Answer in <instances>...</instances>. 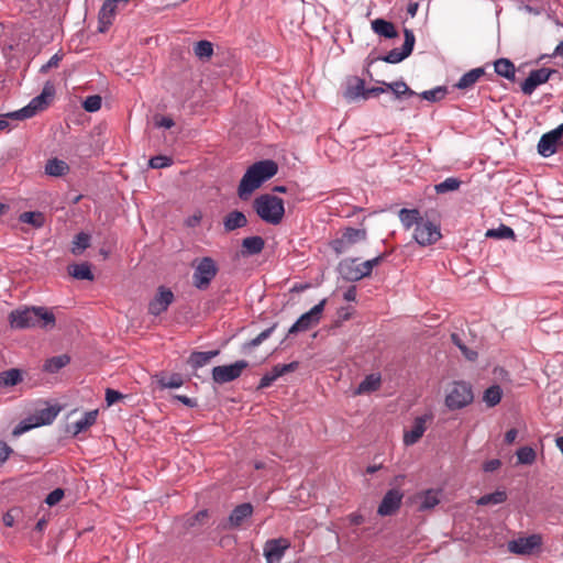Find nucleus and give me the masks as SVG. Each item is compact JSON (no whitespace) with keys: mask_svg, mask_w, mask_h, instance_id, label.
<instances>
[{"mask_svg":"<svg viewBox=\"0 0 563 563\" xmlns=\"http://www.w3.org/2000/svg\"><path fill=\"white\" fill-rule=\"evenodd\" d=\"M385 91H386V89L384 87L365 88L364 100H367L371 97H377L380 93H384Z\"/></svg>","mask_w":563,"mask_h":563,"instance_id":"60","label":"nucleus"},{"mask_svg":"<svg viewBox=\"0 0 563 563\" xmlns=\"http://www.w3.org/2000/svg\"><path fill=\"white\" fill-rule=\"evenodd\" d=\"M461 180L455 177H449L445 180L437 184L434 186V190L437 194H446L450 191H455L460 188Z\"/></svg>","mask_w":563,"mask_h":563,"instance_id":"43","label":"nucleus"},{"mask_svg":"<svg viewBox=\"0 0 563 563\" xmlns=\"http://www.w3.org/2000/svg\"><path fill=\"white\" fill-rule=\"evenodd\" d=\"M563 147V123L544 133L538 143V153L543 157H550Z\"/></svg>","mask_w":563,"mask_h":563,"instance_id":"11","label":"nucleus"},{"mask_svg":"<svg viewBox=\"0 0 563 563\" xmlns=\"http://www.w3.org/2000/svg\"><path fill=\"white\" fill-rule=\"evenodd\" d=\"M63 56H64V55H63V53L57 52L56 54H54V55L48 59V62H47L46 64H44V65L41 67L40 71H41L42 74H46V73H48V70H49V69H52V68H57V67L59 66V63H60V62H62V59H63Z\"/></svg>","mask_w":563,"mask_h":563,"instance_id":"55","label":"nucleus"},{"mask_svg":"<svg viewBox=\"0 0 563 563\" xmlns=\"http://www.w3.org/2000/svg\"><path fill=\"white\" fill-rule=\"evenodd\" d=\"M64 497V490L62 488H56L52 490L45 498V503L48 506H55L58 504Z\"/></svg>","mask_w":563,"mask_h":563,"instance_id":"56","label":"nucleus"},{"mask_svg":"<svg viewBox=\"0 0 563 563\" xmlns=\"http://www.w3.org/2000/svg\"><path fill=\"white\" fill-rule=\"evenodd\" d=\"M343 298L346 301H354L356 299V287L355 286L349 287L345 290V292L343 294Z\"/></svg>","mask_w":563,"mask_h":563,"instance_id":"64","label":"nucleus"},{"mask_svg":"<svg viewBox=\"0 0 563 563\" xmlns=\"http://www.w3.org/2000/svg\"><path fill=\"white\" fill-rule=\"evenodd\" d=\"M519 464L531 465L537 457L536 451L531 446H522L517 451Z\"/></svg>","mask_w":563,"mask_h":563,"instance_id":"46","label":"nucleus"},{"mask_svg":"<svg viewBox=\"0 0 563 563\" xmlns=\"http://www.w3.org/2000/svg\"><path fill=\"white\" fill-rule=\"evenodd\" d=\"M372 30L385 38H394L398 35L395 25L384 19H376L372 21Z\"/></svg>","mask_w":563,"mask_h":563,"instance_id":"29","label":"nucleus"},{"mask_svg":"<svg viewBox=\"0 0 563 563\" xmlns=\"http://www.w3.org/2000/svg\"><path fill=\"white\" fill-rule=\"evenodd\" d=\"M383 85L386 87V90H391L396 99L401 98H410L413 96H418L413 90H411L407 84L402 80L394 81V82H383Z\"/></svg>","mask_w":563,"mask_h":563,"instance_id":"32","label":"nucleus"},{"mask_svg":"<svg viewBox=\"0 0 563 563\" xmlns=\"http://www.w3.org/2000/svg\"><path fill=\"white\" fill-rule=\"evenodd\" d=\"M122 398H123V395L118 390H114L111 388H108L106 390V401H107L108 406H112L113 404H115L118 400H120Z\"/></svg>","mask_w":563,"mask_h":563,"instance_id":"57","label":"nucleus"},{"mask_svg":"<svg viewBox=\"0 0 563 563\" xmlns=\"http://www.w3.org/2000/svg\"><path fill=\"white\" fill-rule=\"evenodd\" d=\"M556 73V69L547 67L531 70L528 77L521 82L520 88L522 93L526 96H531L539 86L548 82L550 77Z\"/></svg>","mask_w":563,"mask_h":563,"instance_id":"13","label":"nucleus"},{"mask_svg":"<svg viewBox=\"0 0 563 563\" xmlns=\"http://www.w3.org/2000/svg\"><path fill=\"white\" fill-rule=\"evenodd\" d=\"M265 247V241L262 236H249L242 240V255L252 256L260 254Z\"/></svg>","mask_w":563,"mask_h":563,"instance_id":"25","label":"nucleus"},{"mask_svg":"<svg viewBox=\"0 0 563 563\" xmlns=\"http://www.w3.org/2000/svg\"><path fill=\"white\" fill-rule=\"evenodd\" d=\"M219 350L208 352H192L187 363L194 371H196L207 365L213 357L219 355Z\"/></svg>","mask_w":563,"mask_h":563,"instance_id":"28","label":"nucleus"},{"mask_svg":"<svg viewBox=\"0 0 563 563\" xmlns=\"http://www.w3.org/2000/svg\"><path fill=\"white\" fill-rule=\"evenodd\" d=\"M517 435H518L517 429L512 428V429L508 430L505 434V439H504L505 443L512 444L515 442Z\"/></svg>","mask_w":563,"mask_h":563,"instance_id":"63","label":"nucleus"},{"mask_svg":"<svg viewBox=\"0 0 563 563\" xmlns=\"http://www.w3.org/2000/svg\"><path fill=\"white\" fill-rule=\"evenodd\" d=\"M22 382V373L18 368H10L0 373V386L13 387Z\"/></svg>","mask_w":563,"mask_h":563,"instance_id":"36","label":"nucleus"},{"mask_svg":"<svg viewBox=\"0 0 563 563\" xmlns=\"http://www.w3.org/2000/svg\"><path fill=\"white\" fill-rule=\"evenodd\" d=\"M175 398L187 407L194 408L197 406V400L194 398L184 395H176Z\"/></svg>","mask_w":563,"mask_h":563,"instance_id":"61","label":"nucleus"},{"mask_svg":"<svg viewBox=\"0 0 563 563\" xmlns=\"http://www.w3.org/2000/svg\"><path fill=\"white\" fill-rule=\"evenodd\" d=\"M501 465L500 461L497 459L489 460L484 464L485 472H494Z\"/></svg>","mask_w":563,"mask_h":563,"instance_id":"62","label":"nucleus"},{"mask_svg":"<svg viewBox=\"0 0 563 563\" xmlns=\"http://www.w3.org/2000/svg\"><path fill=\"white\" fill-rule=\"evenodd\" d=\"M208 519V511L206 509L199 510L194 515H188L183 518V528L186 531H198Z\"/></svg>","mask_w":563,"mask_h":563,"instance_id":"27","label":"nucleus"},{"mask_svg":"<svg viewBox=\"0 0 563 563\" xmlns=\"http://www.w3.org/2000/svg\"><path fill=\"white\" fill-rule=\"evenodd\" d=\"M247 225V219L242 211L234 210L229 212L223 219V228L225 232H232Z\"/></svg>","mask_w":563,"mask_h":563,"instance_id":"24","label":"nucleus"},{"mask_svg":"<svg viewBox=\"0 0 563 563\" xmlns=\"http://www.w3.org/2000/svg\"><path fill=\"white\" fill-rule=\"evenodd\" d=\"M387 254L383 253L378 256L357 264V258H345L338 265V271L342 278L349 282H357L364 277L371 276L373 268L380 265Z\"/></svg>","mask_w":563,"mask_h":563,"instance_id":"4","label":"nucleus"},{"mask_svg":"<svg viewBox=\"0 0 563 563\" xmlns=\"http://www.w3.org/2000/svg\"><path fill=\"white\" fill-rule=\"evenodd\" d=\"M249 366V362L241 360L230 365H220L212 368V379L217 384L230 383L239 378L242 372Z\"/></svg>","mask_w":563,"mask_h":563,"instance_id":"12","label":"nucleus"},{"mask_svg":"<svg viewBox=\"0 0 563 563\" xmlns=\"http://www.w3.org/2000/svg\"><path fill=\"white\" fill-rule=\"evenodd\" d=\"M365 95V81L358 77H354L349 80L347 86L343 92L344 98L347 101H354L358 98L364 99Z\"/></svg>","mask_w":563,"mask_h":563,"instance_id":"23","label":"nucleus"},{"mask_svg":"<svg viewBox=\"0 0 563 563\" xmlns=\"http://www.w3.org/2000/svg\"><path fill=\"white\" fill-rule=\"evenodd\" d=\"M427 417L421 416L415 419L413 426L409 431H405L404 443L405 445L416 444L423 435L426 431Z\"/></svg>","mask_w":563,"mask_h":563,"instance_id":"21","label":"nucleus"},{"mask_svg":"<svg viewBox=\"0 0 563 563\" xmlns=\"http://www.w3.org/2000/svg\"><path fill=\"white\" fill-rule=\"evenodd\" d=\"M495 73L510 81L516 80V67L508 58H499L494 63Z\"/></svg>","mask_w":563,"mask_h":563,"instance_id":"30","label":"nucleus"},{"mask_svg":"<svg viewBox=\"0 0 563 563\" xmlns=\"http://www.w3.org/2000/svg\"><path fill=\"white\" fill-rule=\"evenodd\" d=\"M404 494L398 488L389 489L383 497L377 514L382 517L391 516L397 512L402 503Z\"/></svg>","mask_w":563,"mask_h":563,"instance_id":"18","label":"nucleus"},{"mask_svg":"<svg viewBox=\"0 0 563 563\" xmlns=\"http://www.w3.org/2000/svg\"><path fill=\"white\" fill-rule=\"evenodd\" d=\"M69 274L79 280H92L93 274L88 263L74 264L68 268Z\"/></svg>","mask_w":563,"mask_h":563,"instance_id":"38","label":"nucleus"},{"mask_svg":"<svg viewBox=\"0 0 563 563\" xmlns=\"http://www.w3.org/2000/svg\"><path fill=\"white\" fill-rule=\"evenodd\" d=\"M277 325H278V323L275 322L272 327L262 331L257 336H255L254 339H252L249 342H245L242 346V350L244 352H247V351L252 350L253 347H256L260 344H262L265 340H267L272 335V333L275 331Z\"/></svg>","mask_w":563,"mask_h":563,"instance_id":"41","label":"nucleus"},{"mask_svg":"<svg viewBox=\"0 0 563 563\" xmlns=\"http://www.w3.org/2000/svg\"><path fill=\"white\" fill-rule=\"evenodd\" d=\"M55 95V87L51 81H47L42 92L34 97L30 103L22 109L8 113L7 115L16 120H24L34 117L40 111H43L51 103Z\"/></svg>","mask_w":563,"mask_h":563,"instance_id":"5","label":"nucleus"},{"mask_svg":"<svg viewBox=\"0 0 563 563\" xmlns=\"http://www.w3.org/2000/svg\"><path fill=\"white\" fill-rule=\"evenodd\" d=\"M70 363V356L67 354H62L57 356L49 357L45 361L43 365V371L49 374H55L59 372L63 367Z\"/></svg>","mask_w":563,"mask_h":563,"instance_id":"31","label":"nucleus"},{"mask_svg":"<svg viewBox=\"0 0 563 563\" xmlns=\"http://www.w3.org/2000/svg\"><path fill=\"white\" fill-rule=\"evenodd\" d=\"M485 75L484 67H477L463 74L454 87L459 90H468L475 86L481 77Z\"/></svg>","mask_w":563,"mask_h":563,"instance_id":"22","label":"nucleus"},{"mask_svg":"<svg viewBox=\"0 0 563 563\" xmlns=\"http://www.w3.org/2000/svg\"><path fill=\"white\" fill-rule=\"evenodd\" d=\"M404 36L405 41L401 48L390 49L385 56L382 57V60L389 64H397L410 56L416 43V37L413 32L409 29L404 30Z\"/></svg>","mask_w":563,"mask_h":563,"instance_id":"14","label":"nucleus"},{"mask_svg":"<svg viewBox=\"0 0 563 563\" xmlns=\"http://www.w3.org/2000/svg\"><path fill=\"white\" fill-rule=\"evenodd\" d=\"M60 408L56 406H47L37 410L33 416L34 424L36 427L51 424L59 413Z\"/></svg>","mask_w":563,"mask_h":563,"instance_id":"26","label":"nucleus"},{"mask_svg":"<svg viewBox=\"0 0 563 563\" xmlns=\"http://www.w3.org/2000/svg\"><path fill=\"white\" fill-rule=\"evenodd\" d=\"M69 170V166L65 161L51 158L45 165V173L49 176L60 177Z\"/></svg>","mask_w":563,"mask_h":563,"instance_id":"35","label":"nucleus"},{"mask_svg":"<svg viewBox=\"0 0 563 563\" xmlns=\"http://www.w3.org/2000/svg\"><path fill=\"white\" fill-rule=\"evenodd\" d=\"M474 400L473 388L464 380L454 382L445 396V406L450 410L467 407Z\"/></svg>","mask_w":563,"mask_h":563,"instance_id":"6","label":"nucleus"},{"mask_svg":"<svg viewBox=\"0 0 563 563\" xmlns=\"http://www.w3.org/2000/svg\"><path fill=\"white\" fill-rule=\"evenodd\" d=\"M289 548L290 541L286 538L268 539L264 544L263 554L267 563H280Z\"/></svg>","mask_w":563,"mask_h":563,"instance_id":"15","label":"nucleus"},{"mask_svg":"<svg viewBox=\"0 0 563 563\" xmlns=\"http://www.w3.org/2000/svg\"><path fill=\"white\" fill-rule=\"evenodd\" d=\"M12 329L43 328L52 329L55 325V316L44 307H24L12 310L9 314Z\"/></svg>","mask_w":563,"mask_h":563,"instance_id":"2","label":"nucleus"},{"mask_svg":"<svg viewBox=\"0 0 563 563\" xmlns=\"http://www.w3.org/2000/svg\"><path fill=\"white\" fill-rule=\"evenodd\" d=\"M399 219L406 229H410L413 225L418 227V223L423 221L418 209H401L399 211Z\"/></svg>","mask_w":563,"mask_h":563,"instance_id":"34","label":"nucleus"},{"mask_svg":"<svg viewBox=\"0 0 563 563\" xmlns=\"http://www.w3.org/2000/svg\"><path fill=\"white\" fill-rule=\"evenodd\" d=\"M278 172V165L272 159H263L251 165L243 175L238 195L240 199L247 200L266 180L274 177Z\"/></svg>","mask_w":563,"mask_h":563,"instance_id":"1","label":"nucleus"},{"mask_svg":"<svg viewBox=\"0 0 563 563\" xmlns=\"http://www.w3.org/2000/svg\"><path fill=\"white\" fill-rule=\"evenodd\" d=\"M89 245H90V235L85 232H80L75 236V239L73 241L71 252H73V254L78 255L82 251L88 249Z\"/></svg>","mask_w":563,"mask_h":563,"instance_id":"44","label":"nucleus"},{"mask_svg":"<svg viewBox=\"0 0 563 563\" xmlns=\"http://www.w3.org/2000/svg\"><path fill=\"white\" fill-rule=\"evenodd\" d=\"M446 95V88L445 87H435L431 90H426L421 92L419 96L430 102H437L442 100Z\"/></svg>","mask_w":563,"mask_h":563,"instance_id":"49","label":"nucleus"},{"mask_svg":"<svg viewBox=\"0 0 563 563\" xmlns=\"http://www.w3.org/2000/svg\"><path fill=\"white\" fill-rule=\"evenodd\" d=\"M327 299H322L313 306L309 311L301 314L298 320L289 328L287 336L298 332L308 331L320 322Z\"/></svg>","mask_w":563,"mask_h":563,"instance_id":"10","label":"nucleus"},{"mask_svg":"<svg viewBox=\"0 0 563 563\" xmlns=\"http://www.w3.org/2000/svg\"><path fill=\"white\" fill-rule=\"evenodd\" d=\"M503 397V389L499 385H492L488 387L483 394V401L487 405V407L497 406Z\"/></svg>","mask_w":563,"mask_h":563,"instance_id":"39","label":"nucleus"},{"mask_svg":"<svg viewBox=\"0 0 563 563\" xmlns=\"http://www.w3.org/2000/svg\"><path fill=\"white\" fill-rule=\"evenodd\" d=\"M439 503H440V499L438 497V493H435L433 490H427L421 496V503H420L419 509L420 510H429V509L434 508Z\"/></svg>","mask_w":563,"mask_h":563,"instance_id":"47","label":"nucleus"},{"mask_svg":"<svg viewBox=\"0 0 563 563\" xmlns=\"http://www.w3.org/2000/svg\"><path fill=\"white\" fill-rule=\"evenodd\" d=\"M184 384L180 374H173L169 377L162 376L158 378V385L162 388H178Z\"/></svg>","mask_w":563,"mask_h":563,"instance_id":"50","label":"nucleus"},{"mask_svg":"<svg viewBox=\"0 0 563 563\" xmlns=\"http://www.w3.org/2000/svg\"><path fill=\"white\" fill-rule=\"evenodd\" d=\"M367 240L366 229L345 228L340 236L330 242V247L338 255L349 252L354 245Z\"/></svg>","mask_w":563,"mask_h":563,"instance_id":"7","label":"nucleus"},{"mask_svg":"<svg viewBox=\"0 0 563 563\" xmlns=\"http://www.w3.org/2000/svg\"><path fill=\"white\" fill-rule=\"evenodd\" d=\"M101 97L98 95L87 97L82 102V108L87 112H96L101 108Z\"/></svg>","mask_w":563,"mask_h":563,"instance_id":"53","label":"nucleus"},{"mask_svg":"<svg viewBox=\"0 0 563 563\" xmlns=\"http://www.w3.org/2000/svg\"><path fill=\"white\" fill-rule=\"evenodd\" d=\"M380 387V376L376 374L367 375L357 386L355 394H368Z\"/></svg>","mask_w":563,"mask_h":563,"instance_id":"33","label":"nucleus"},{"mask_svg":"<svg viewBox=\"0 0 563 563\" xmlns=\"http://www.w3.org/2000/svg\"><path fill=\"white\" fill-rule=\"evenodd\" d=\"M282 374L279 373V368L275 365L271 372L263 375L257 386L258 389H264L269 387L277 378H279Z\"/></svg>","mask_w":563,"mask_h":563,"instance_id":"51","label":"nucleus"},{"mask_svg":"<svg viewBox=\"0 0 563 563\" xmlns=\"http://www.w3.org/2000/svg\"><path fill=\"white\" fill-rule=\"evenodd\" d=\"M172 164H173V159L165 155L153 156L148 161V166L151 168H155V169L168 167Z\"/></svg>","mask_w":563,"mask_h":563,"instance_id":"54","label":"nucleus"},{"mask_svg":"<svg viewBox=\"0 0 563 563\" xmlns=\"http://www.w3.org/2000/svg\"><path fill=\"white\" fill-rule=\"evenodd\" d=\"M13 450L3 441H0V466L9 459Z\"/></svg>","mask_w":563,"mask_h":563,"instance_id":"58","label":"nucleus"},{"mask_svg":"<svg viewBox=\"0 0 563 563\" xmlns=\"http://www.w3.org/2000/svg\"><path fill=\"white\" fill-rule=\"evenodd\" d=\"M253 506L250 503L238 505L230 514L228 520L222 523V529H238L245 520L252 517Z\"/></svg>","mask_w":563,"mask_h":563,"instance_id":"19","label":"nucleus"},{"mask_svg":"<svg viewBox=\"0 0 563 563\" xmlns=\"http://www.w3.org/2000/svg\"><path fill=\"white\" fill-rule=\"evenodd\" d=\"M219 272L216 261L209 256L202 257L195 266L192 285L199 290H207Z\"/></svg>","mask_w":563,"mask_h":563,"instance_id":"8","label":"nucleus"},{"mask_svg":"<svg viewBox=\"0 0 563 563\" xmlns=\"http://www.w3.org/2000/svg\"><path fill=\"white\" fill-rule=\"evenodd\" d=\"M541 544L542 538L539 534H531L510 541L508 543V550L515 554L530 555L536 549H539Z\"/></svg>","mask_w":563,"mask_h":563,"instance_id":"17","label":"nucleus"},{"mask_svg":"<svg viewBox=\"0 0 563 563\" xmlns=\"http://www.w3.org/2000/svg\"><path fill=\"white\" fill-rule=\"evenodd\" d=\"M132 0H106L98 13V32L106 33L118 13L123 11Z\"/></svg>","mask_w":563,"mask_h":563,"instance_id":"9","label":"nucleus"},{"mask_svg":"<svg viewBox=\"0 0 563 563\" xmlns=\"http://www.w3.org/2000/svg\"><path fill=\"white\" fill-rule=\"evenodd\" d=\"M253 208L263 221L273 225L279 224L285 214L284 200L269 194L256 197Z\"/></svg>","mask_w":563,"mask_h":563,"instance_id":"3","label":"nucleus"},{"mask_svg":"<svg viewBox=\"0 0 563 563\" xmlns=\"http://www.w3.org/2000/svg\"><path fill=\"white\" fill-rule=\"evenodd\" d=\"M277 366L279 368V373L283 376L286 373L295 372L298 368L299 363L297 361H294L289 364H277Z\"/></svg>","mask_w":563,"mask_h":563,"instance_id":"59","label":"nucleus"},{"mask_svg":"<svg viewBox=\"0 0 563 563\" xmlns=\"http://www.w3.org/2000/svg\"><path fill=\"white\" fill-rule=\"evenodd\" d=\"M195 55L200 59L210 58L213 54V45L209 41H199L194 47Z\"/></svg>","mask_w":563,"mask_h":563,"instance_id":"45","label":"nucleus"},{"mask_svg":"<svg viewBox=\"0 0 563 563\" xmlns=\"http://www.w3.org/2000/svg\"><path fill=\"white\" fill-rule=\"evenodd\" d=\"M413 238L422 246L433 244L441 238L440 228L430 221H420L415 228Z\"/></svg>","mask_w":563,"mask_h":563,"instance_id":"16","label":"nucleus"},{"mask_svg":"<svg viewBox=\"0 0 563 563\" xmlns=\"http://www.w3.org/2000/svg\"><path fill=\"white\" fill-rule=\"evenodd\" d=\"M98 410L85 412V415L73 423L74 433L78 434L96 423Z\"/></svg>","mask_w":563,"mask_h":563,"instance_id":"37","label":"nucleus"},{"mask_svg":"<svg viewBox=\"0 0 563 563\" xmlns=\"http://www.w3.org/2000/svg\"><path fill=\"white\" fill-rule=\"evenodd\" d=\"M486 236L496 239H515V232L510 227L500 224L497 229L488 230Z\"/></svg>","mask_w":563,"mask_h":563,"instance_id":"48","label":"nucleus"},{"mask_svg":"<svg viewBox=\"0 0 563 563\" xmlns=\"http://www.w3.org/2000/svg\"><path fill=\"white\" fill-rule=\"evenodd\" d=\"M33 428H37L36 424H34V420L31 417L20 421L13 429L12 434L14 437H20L21 434L30 431Z\"/></svg>","mask_w":563,"mask_h":563,"instance_id":"52","label":"nucleus"},{"mask_svg":"<svg viewBox=\"0 0 563 563\" xmlns=\"http://www.w3.org/2000/svg\"><path fill=\"white\" fill-rule=\"evenodd\" d=\"M19 220L22 223L31 224L34 228H41L44 224V216L41 212L26 211L20 214Z\"/></svg>","mask_w":563,"mask_h":563,"instance_id":"42","label":"nucleus"},{"mask_svg":"<svg viewBox=\"0 0 563 563\" xmlns=\"http://www.w3.org/2000/svg\"><path fill=\"white\" fill-rule=\"evenodd\" d=\"M174 301V294L170 289L161 286L158 292L153 300L148 303V313L159 316L166 311L169 305Z\"/></svg>","mask_w":563,"mask_h":563,"instance_id":"20","label":"nucleus"},{"mask_svg":"<svg viewBox=\"0 0 563 563\" xmlns=\"http://www.w3.org/2000/svg\"><path fill=\"white\" fill-rule=\"evenodd\" d=\"M507 500V493L505 490H496L490 494L483 495L476 501L478 506L499 505Z\"/></svg>","mask_w":563,"mask_h":563,"instance_id":"40","label":"nucleus"}]
</instances>
